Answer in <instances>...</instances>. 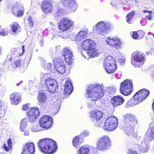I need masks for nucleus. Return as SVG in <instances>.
<instances>
[{"label":"nucleus","instance_id":"obj_1","mask_svg":"<svg viewBox=\"0 0 154 154\" xmlns=\"http://www.w3.org/2000/svg\"><path fill=\"white\" fill-rule=\"evenodd\" d=\"M38 146L42 152L47 154L55 152L57 148L56 143L53 140L48 138L39 140Z\"/></svg>","mask_w":154,"mask_h":154},{"label":"nucleus","instance_id":"obj_2","mask_svg":"<svg viewBox=\"0 0 154 154\" xmlns=\"http://www.w3.org/2000/svg\"><path fill=\"white\" fill-rule=\"evenodd\" d=\"M103 85L98 84L90 85L87 89L86 95L89 98H93V100L97 101L100 99L104 94Z\"/></svg>","mask_w":154,"mask_h":154},{"label":"nucleus","instance_id":"obj_3","mask_svg":"<svg viewBox=\"0 0 154 154\" xmlns=\"http://www.w3.org/2000/svg\"><path fill=\"white\" fill-rule=\"evenodd\" d=\"M149 92L146 89H143L137 92L126 103L127 107L134 106L143 101L148 96Z\"/></svg>","mask_w":154,"mask_h":154},{"label":"nucleus","instance_id":"obj_4","mask_svg":"<svg viewBox=\"0 0 154 154\" xmlns=\"http://www.w3.org/2000/svg\"><path fill=\"white\" fill-rule=\"evenodd\" d=\"M94 27L96 32L102 35H106L112 28V26L109 23L103 21L99 22Z\"/></svg>","mask_w":154,"mask_h":154},{"label":"nucleus","instance_id":"obj_5","mask_svg":"<svg viewBox=\"0 0 154 154\" xmlns=\"http://www.w3.org/2000/svg\"><path fill=\"white\" fill-rule=\"evenodd\" d=\"M145 60L144 54L138 51L135 52L132 55L131 63L135 67L142 66Z\"/></svg>","mask_w":154,"mask_h":154},{"label":"nucleus","instance_id":"obj_6","mask_svg":"<svg viewBox=\"0 0 154 154\" xmlns=\"http://www.w3.org/2000/svg\"><path fill=\"white\" fill-rule=\"evenodd\" d=\"M104 66L106 72L109 74L113 73L117 67L116 61L111 56H108L105 58Z\"/></svg>","mask_w":154,"mask_h":154},{"label":"nucleus","instance_id":"obj_7","mask_svg":"<svg viewBox=\"0 0 154 154\" xmlns=\"http://www.w3.org/2000/svg\"><path fill=\"white\" fill-rule=\"evenodd\" d=\"M133 90L132 82L128 79L125 80L121 84L120 91L125 96L130 95Z\"/></svg>","mask_w":154,"mask_h":154},{"label":"nucleus","instance_id":"obj_8","mask_svg":"<svg viewBox=\"0 0 154 154\" xmlns=\"http://www.w3.org/2000/svg\"><path fill=\"white\" fill-rule=\"evenodd\" d=\"M110 139L107 135H104L100 137L97 143V148L100 150H103L109 148L111 145Z\"/></svg>","mask_w":154,"mask_h":154},{"label":"nucleus","instance_id":"obj_9","mask_svg":"<svg viewBox=\"0 0 154 154\" xmlns=\"http://www.w3.org/2000/svg\"><path fill=\"white\" fill-rule=\"evenodd\" d=\"M118 125V120L114 116L108 118L104 123V129L106 130L112 131L115 129Z\"/></svg>","mask_w":154,"mask_h":154},{"label":"nucleus","instance_id":"obj_10","mask_svg":"<svg viewBox=\"0 0 154 154\" xmlns=\"http://www.w3.org/2000/svg\"><path fill=\"white\" fill-rule=\"evenodd\" d=\"M45 84L49 92L54 93L58 87L57 81L54 79L51 78H48L44 81Z\"/></svg>","mask_w":154,"mask_h":154},{"label":"nucleus","instance_id":"obj_11","mask_svg":"<svg viewBox=\"0 0 154 154\" xmlns=\"http://www.w3.org/2000/svg\"><path fill=\"white\" fill-rule=\"evenodd\" d=\"M74 22L67 18H64L59 23V29L61 31H66L73 26Z\"/></svg>","mask_w":154,"mask_h":154},{"label":"nucleus","instance_id":"obj_12","mask_svg":"<svg viewBox=\"0 0 154 154\" xmlns=\"http://www.w3.org/2000/svg\"><path fill=\"white\" fill-rule=\"evenodd\" d=\"M53 119L48 116H44L39 121L41 127L48 129L50 128L52 124Z\"/></svg>","mask_w":154,"mask_h":154},{"label":"nucleus","instance_id":"obj_13","mask_svg":"<svg viewBox=\"0 0 154 154\" xmlns=\"http://www.w3.org/2000/svg\"><path fill=\"white\" fill-rule=\"evenodd\" d=\"M137 137V139H140L141 137L138 136ZM137 140V141L136 142V143L134 145L135 147L137 149L140 151L142 152H146L149 148L148 144L144 140L141 141L138 139Z\"/></svg>","mask_w":154,"mask_h":154},{"label":"nucleus","instance_id":"obj_14","mask_svg":"<svg viewBox=\"0 0 154 154\" xmlns=\"http://www.w3.org/2000/svg\"><path fill=\"white\" fill-rule=\"evenodd\" d=\"M53 0H44L41 5L42 11L45 14H49L52 12L53 9L52 4Z\"/></svg>","mask_w":154,"mask_h":154},{"label":"nucleus","instance_id":"obj_15","mask_svg":"<svg viewBox=\"0 0 154 154\" xmlns=\"http://www.w3.org/2000/svg\"><path fill=\"white\" fill-rule=\"evenodd\" d=\"M61 2L69 12H74L77 8V5L75 0H61Z\"/></svg>","mask_w":154,"mask_h":154},{"label":"nucleus","instance_id":"obj_16","mask_svg":"<svg viewBox=\"0 0 154 154\" xmlns=\"http://www.w3.org/2000/svg\"><path fill=\"white\" fill-rule=\"evenodd\" d=\"M106 42L107 45L112 48L118 49L121 47V45L120 39L116 37L114 38L111 37H108L107 39L106 40Z\"/></svg>","mask_w":154,"mask_h":154},{"label":"nucleus","instance_id":"obj_17","mask_svg":"<svg viewBox=\"0 0 154 154\" xmlns=\"http://www.w3.org/2000/svg\"><path fill=\"white\" fill-rule=\"evenodd\" d=\"M62 55L64 57L65 60L68 65L72 63L74 56L71 50L69 48L63 49L62 51Z\"/></svg>","mask_w":154,"mask_h":154},{"label":"nucleus","instance_id":"obj_18","mask_svg":"<svg viewBox=\"0 0 154 154\" xmlns=\"http://www.w3.org/2000/svg\"><path fill=\"white\" fill-rule=\"evenodd\" d=\"M54 62L56 71L61 74L64 73L66 68L63 61L60 59H58L54 61Z\"/></svg>","mask_w":154,"mask_h":154},{"label":"nucleus","instance_id":"obj_19","mask_svg":"<svg viewBox=\"0 0 154 154\" xmlns=\"http://www.w3.org/2000/svg\"><path fill=\"white\" fill-rule=\"evenodd\" d=\"M39 110L37 108H33L29 109L27 115L29 117L30 122H33L38 116L39 115Z\"/></svg>","mask_w":154,"mask_h":154},{"label":"nucleus","instance_id":"obj_20","mask_svg":"<svg viewBox=\"0 0 154 154\" xmlns=\"http://www.w3.org/2000/svg\"><path fill=\"white\" fill-rule=\"evenodd\" d=\"M35 152V147L33 143H27L23 146L21 154H33Z\"/></svg>","mask_w":154,"mask_h":154},{"label":"nucleus","instance_id":"obj_21","mask_svg":"<svg viewBox=\"0 0 154 154\" xmlns=\"http://www.w3.org/2000/svg\"><path fill=\"white\" fill-rule=\"evenodd\" d=\"M82 45L84 50L88 51L93 47H96L94 41L90 39H86L84 41L82 42Z\"/></svg>","mask_w":154,"mask_h":154},{"label":"nucleus","instance_id":"obj_22","mask_svg":"<svg viewBox=\"0 0 154 154\" xmlns=\"http://www.w3.org/2000/svg\"><path fill=\"white\" fill-rule=\"evenodd\" d=\"M135 125L125 123L124 126L122 128V129L128 135L131 136L134 133V126Z\"/></svg>","mask_w":154,"mask_h":154},{"label":"nucleus","instance_id":"obj_23","mask_svg":"<svg viewBox=\"0 0 154 154\" xmlns=\"http://www.w3.org/2000/svg\"><path fill=\"white\" fill-rule=\"evenodd\" d=\"M151 126L148 129L144 135V139L148 141H152L154 139V128Z\"/></svg>","mask_w":154,"mask_h":154},{"label":"nucleus","instance_id":"obj_24","mask_svg":"<svg viewBox=\"0 0 154 154\" xmlns=\"http://www.w3.org/2000/svg\"><path fill=\"white\" fill-rule=\"evenodd\" d=\"M124 101V99L119 96H114L111 100V103L114 107L121 105Z\"/></svg>","mask_w":154,"mask_h":154},{"label":"nucleus","instance_id":"obj_25","mask_svg":"<svg viewBox=\"0 0 154 154\" xmlns=\"http://www.w3.org/2000/svg\"><path fill=\"white\" fill-rule=\"evenodd\" d=\"M123 116L125 122V123L135 125L137 123V119L135 118V116L133 115L130 113H128L124 115Z\"/></svg>","mask_w":154,"mask_h":154},{"label":"nucleus","instance_id":"obj_26","mask_svg":"<svg viewBox=\"0 0 154 154\" xmlns=\"http://www.w3.org/2000/svg\"><path fill=\"white\" fill-rule=\"evenodd\" d=\"M103 115V113L101 111L95 110L91 112L90 117L92 121L97 119H101Z\"/></svg>","mask_w":154,"mask_h":154},{"label":"nucleus","instance_id":"obj_27","mask_svg":"<svg viewBox=\"0 0 154 154\" xmlns=\"http://www.w3.org/2000/svg\"><path fill=\"white\" fill-rule=\"evenodd\" d=\"M73 87L70 81H67L64 86V94L65 95H70L73 91Z\"/></svg>","mask_w":154,"mask_h":154},{"label":"nucleus","instance_id":"obj_28","mask_svg":"<svg viewBox=\"0 0 154 154\" xmlns=\"http://www.w3.org/2000/svg\"><path fill=\"white\" fill-rule=\"evenodd\" d=\"M10 100L13 104L17 105L20 101V98L19 94L14 93L11 95Z\"/></svg>","mask_w":154,"mask_h":154},{"label":"nucleus","instance_id":"obj_29","mask_svg":"<svg viewBox=\"0 0 154 154\" xmlns=\"http://www.w3.org/2000/svg\"><path fill=\"white\" fill-rule=\"evenodd\" d=\"M96 47H93L87 52V53L89 56L94 57H97L99 55V53L96 48Z\"/></svg>","mask_w":154,"mask_h":154},{"label":"nucleus","instance_id":"obj_30","mask_svg":"<svg viewBox=\"0 0 154 154\" xmlns=\"http://www.w3.org/2000/svg\"><path fill=\"white\" fill-rule=\"evenodd\" d=\"M88 31L86 30L85 31H81L78 33V35L75 37V39L77 41L81 40L82 39L87 37V34Z\"/></svg>","mask_w":154,"mask_h":154},{"label":"nucleus","instance_id":"obj_31","mask_svg":"<svg viewBox=\"0 0 154 154\" xmlns=\"http://www.w3.org/2000/svg\"><path fill=\"white\" fill-rule=\"evenodd\" d=\"M23 9V5L19 3H16L14 5L12 8V13L14 15H16L17 13L20 9Z\"/></svg>","mask_w":154,"mask_h":154},{"label":"nucleus","instance_id":"obj_32","mask_svg":"<svg viewBox=\"0 0 154 154\" xmlns=\"http://www.w3.org/2000/svg\"><path fill=\"white\" fill-rule=\"evenodd\" d=\"M78 154H90L89 149L87 146L81 147L77 152Z\"/></svg>","mask_w":154,"mask_h":154},{"label":"nucleus","instance_id":"obj_33","mask_svg":"<svg viewBox=\"0 0 154 154\" xmlns=\"http://www.w3.org/2000/svg\"><path fill=\"white\" fill-rule=\"evenodd\" d=\"M47 99L46 95L43 93H39L38 95V100L40 104L45 103Z\"/></svg>","mask_w":154,"mask_h":154},{"label":"nucleus","instance_id":"obj_34","mask_svg":"<svg viewBox=\"0 0 154 154\" xmlns=\"http://www.w3.org/2000/svg\"><path fill=\"white\" fill-rule=\"evenodd\" d=\"M12 141L11 139H9L7 141V146L6 144H5L3 146V148L6 151L8 152L10 149L12 148Z\"/></svg>","mask_w":154,"mask_h":154},{"label":"nucleus","instance_id":"obj_35","mask_svg":"<svg viewBox=\"0 0 154 154\" xmlns=\"http://www.w3.org/2000/svg\"><path fill=\"white\" fill-rule=\"evenodd\" d=\"M142 12L145 14V17L148 20H151L152 19V12L151 11H148L146 10H143Z\"/></svg>","mask_w":154,"mask_h":154},{"label":"nucleus","instance_id":"obj_36","mask_svg":"<svg viewBox=\"0 0 154 154\" xmlns=\"http://www.w3.org/2000/svg\"><path fill=\"white\" fill-rule=\"evenodd\" d=\"M27 119L24 118L21 121L20 124V129L21 131H23L24 129L26 127L27 123Z\"/></svg>","mask_w":154,"mask_h":154},{"label":"nucleus","instance_id":"obj_37","mask_svg":"<svg viewBox=\"0 0 154 154\" xmlns=\"http://www.w3.org/2000/svg\"><path fill=\"white\" fill-rule=\"evenodd\" d=\"M134 14V11H132L128 14L126 16V21L128 23L130 24L132 23V18Z\"/></svg>","mask_w":154,"mask_h":154},{"label":"nucleus","instance_id":"obj_38","mask_svg":"<svg viewBox=\"0 0 154 154\" xmlns=\"http://www.w3.org/2000/svg\"><path fill=\"white\" fill-rule=\"evenodd\" d=\"M20 27L17 23H14L12 26V30L13 32L15 33L20 31Z\"/></svg>","mask_w":154,"mask_h":154},{"label":"nucleus","instance_id":"obj_39","mask_svg":"<svg viewBox=\"0 0 154 154\" xmlns=\"http://www.w3.org/2000/svg\"><path fill=\"white\" fill-rule=\"evenodd\" d=\"M88 101L87 102L88 106L89 108H92L95 105L94 100H93V98H89L88 97Z\"/></svg>","mask_w":154,"mask_h":154},{"label":"nucleus","instance_id":"obj_40","mask_svg":"<svg viewBox=\"0 0 154 154\" xmlns=\"http://www.w3.org/2000/svg\"><path fill=\"white\" fill-rule=\"evenodd\" d=\"M116 89L113 88L109 87L106 88V93L109 97H111L115 93Z\"/></svg>","mask_w":154,"mask_h":154},{"label":"nucleus","instance_id":"obj_41","mask_svg":"<svg viewBox=\"0 0 154 154\" xmlns=\"http://www.w3.org/2000/svg\"><path fill=\"white\" fill-rule=\"evenodd\" d=\"M21 62L22 61L20 60L19 59L16 60L11 65L12 68L15 69L19 67L21 65Z\"/></svg>","mask_w":154,"mask_h":154},{"label":"nucleus","instance_id":"obj_42","mask_svg":"<svg viewBox=\"0 0 154 154\" xmlns=\"http://www.w3.org/2000/svg\"><path fill=\"white\" fill-rule=\"evenodd\" d=\"M27 24L30 28L33 27L34 25V22L33 19L31 16H29L27 19Z\"/></svg>","mask_w":154,"mask_h":154},{"label":"nucleus","instance_id":"obj_43","mask_svg":"<svg viewBox=\"0 0 154 154\" xmlns=\"http://www.w3.org/2000/svg\"><path fill=\"white\" fill-rule=\"evenodd\" d=\"M79 139L80 138L79 136H76L74 138L72 141L73 145L74 146H75L78 144H80L81 142H79Z\"/></svg>","mask_w":154,"mask_h":154},{"label":"nucleus","instance_id":"obj_44","mask_svg":"<svg viewBox=\"0 0 154 154\" xmlns=\"http://www.w3.org/2000/svg\"><path fill=\"white\" fill-rule=\"evenodd\" d=\"M101 119H97L92 121L93 122L95 126L99 127L102 124V122Z\"/></svg>","mask_w":154,"mask_h":154},{"label":"nucleus","instance_id":"obj_45","mask_svg":"<svg viewBox=\"0 0 154 154\" xmlns=\"http://www.w3.org/2000/svg\"><path fill=\"white\" fill-rule=\"evenodd\" d=\"M31 130L34 132H38L42 130V129L40 128L39 126H34L31 128Z\"/></svg>","mask_w":154,"mask_h":154},{"label":"nucleus","instance_id":"obj_46","mask_svg":"<svg viewBox=\"0 0 154 154\" xmlns=\"http://www.w3.org/2000/svg\"><path fill=\"white\" fill-rule=\"evenodd\" d=\"M24 12V8L23 6V9H20L18 11L16 15H14L15 16H17L18 17H21L23 16V13Z\"/></svg>","mask_w":154,"mask_h":154},{"label":"nucleus","instance_id":"obj_47","mask_svg":"<svg viewBox=\"0 0 154 154\" xmlns=\"http://www.w3.org/2000/svg\"><path fill=\"white\" fill-rule=\"evenodd\" d=\"M8 31L6 29H4L0 30V35L1 36H6L8 35Z\"/></svg>","mask_w":154,"mask_h":154},{"label":"nucleus","instance_id":"obj_48","mask_svg":"<svg viewBox=\"0 0 154 154\" xmlns=\"http://www.w3.org/2000/svg\"><path fill=\"white\" fill-rule=\"evenodd\" d=\"M138 39H140L142 38L144 35V33L142 31H140L137 32Z\"/></svg>","mask_w":154,"mask_h":154},{"label":"nucleus","instance_id":"obj_49","mask_svg":"<svg viewBox=\"0 0 154 154\" xmlns=\"http://www.w3.org/2000/svg\"><path fill=\"white\" fill-rule=\"evenodd\" d=\"M89 132L88 131H83L81 134L80 136L82 137H87L89 135Z\"/></svg>","mask_w":154,"mask_h":154},{"label":"nucleus","instance_id":"obj_50","mask_svg":"<svg viewBox=\"0 0 154 154\" xmlns=\"http://www.w3.org/2000/svg\"><path fill=\"white\" fill-rule=\"evenodd\" d=\"M51 64L50 63H45L44 68L45 69L49 70L51 69Z\"/></svg>","mask_w":154,"mask_h":154},{"label":"nucleus","instance_id":"obj_51","mask_svg":"<svg viewBox=\"0 0 154 154\" xmlns=\"http://www.w3.org/2000/svg\"><path fill=\"white\" fill-rule=\"evenodd\" d=\"M125 60V58L124 57H123L122 58H119L118 60V62L121 65L123 64H124Z\"/></svg>","mask_w":154,"mask_h":154},{"label":"nucleus","instance_id":"obj_52","mask_svg":"<svg viewBox=\"0 0 154 154\" xmlns=\"http://www.w3.org/2000/svg\"><path fill=\"white\" fill-rule=\"evenodd\" d=\"M127 154H137V152L131 149L128 150Z\"/></svg>","mask_w":154,"mask_h":154},{"label":"nucleus","instance_id":"obj_53","mask_svg":"<svg viewBox=\"0 0 154 154\" xmlns=\"http://www.w3.org/2000/svg\"><path fill=\"white\" fill-rule=\"evenodd\" d=\"M138 32H133L132 37L134 39H138L137 37Z\"/></svg>","mask_w":154,"mask_h":154},{"label":"nucleus","instance_id":"obj_54","mask_svg":"<svg viewBox=\"0 0 154 154\" xmlns=\"http://www.w3.org/2000/svg\"><path fill=\"white\" fill-rule=\"evenodd\" d=\"M122 75V74L121 72H119L115 74V77L118 79H120Z\"/></svg>","mask_w":154,"mask_h":154},{"label":"nucleus","instance_id":"obj_55","mask_svg":"<svg viewBox=\"0 0 154 154\" xmlns=\"http://www.w3.org/2000/svg\"><path fill=\"white\" fill-rule=\"evenodd\" d=\"M24 45H23L22 46V51H20L19 54V56H22L25 52V50H24Z\"/></svg>","mask_w":154,"mask_h":154},{"label":"nucleus","instance_id":"obj_56","mask_svg":"<svg viewBox=\"0 0 154 154\" xmlns=\"http://www.w3.org/2000/svg\"><path fill=\"white\" fill-rule=\"evenodd\" d=\"M29 104L24 105L22 108L23 110H25L29 107Z\"/></svg>","mask_w":154,"mask_h":154},{"label":"nucleus","instance_id":"obj_57","mask_svg":"<svg viewBox=\"0 0 154 154\" xmlns=\"http://www.w3.org/2000/svg\"><path fill=\"white\" fill-rule=\"evenodd\" d=\"M54 38H57L58 36H60V34L59 32H58L57 33H54L53 35Z\"/></svg>","mask_w":154,"mask_h":154},{"label":"nucleus","instance_id":"obj_58","mask_svg":"<svg viewBox=\"0 0 154 154\" xmlns=\"http://www.w3.org/2000/svg\"><path fill=\"white\" fill-rule=\"evenodd\" d=\"M23 134L25 136H28L29 134V130H26L24 131Z\"/></svg>","mask_w":154,"mask_h":154},{"label":"nucleus","instance_id":"obj_59","mask_svg":"<svg viewBox=\"0 0 154 154\" xmlns=\"http://www.w3.org/2000/svg\"><path fill=\"white\" fill-rule=\"evenodd\" d=\"M60 11H57V14L59 16H60L62 14V13H60L59 12H60Z\"/></svg>","mask_w":154,"mask_h":154},{"label":"nucleus","instance_id":"obj_60","mask_svg":"<svg viewBox=\"0 0 154 154\" xmlns=\"http://www.w3.org/2000/svg\"><path fill=\"white\" fill-rule=\"evenodd\" d=\"M151 126H154V119H153L152 122L151 124Z\"/></svg>","mask_w":154,"mask_h":154},{"label":"nucleus","instance_id":"obj_61","mask_svg":"<svg viewBox=\"0 0 154 154\" xmlns=\"http://www.w3.org/2000/svg\"><path fill=\"white\" fill-rule=\"evenodd\" d=\"M152 108L153 110V112L154 113V102H153L152 104Z\"/></svg>","mask_w":154,"mask_h":154},{"label":"nucleus","instance_id":"obj_62","mask_svg":"<svg viewBox=\"0 0 154 154\" xmlns=\"http://www.w3.org/2000/svg\"><path fill=\"white\" fill-rule=\"evenodd\" d=\"M48 75V74H44V76H43L45 78L47 77V75Z\"/></svg>","mask_w":154,"mask_h":154},{"label":"nucleus","instance_id":"obj_63","mask_svg":"<svg viewBox=\"0 0 154 154\" xmlns=\"http://www.w3.org/2000/svg\"><path fill=\"white\" fill-rule=\"evenodd\" d=\"M40 45L41 47H42L44 45L43 43L42 42H41Z\"/></svg>","mask_w":154,"mask_h":154},{"label":"nucleus","instance_id":"obj_64","mask_svg":"<svg viewBox=\"0 0 154 154\" xmlns=\"http://www.w3.org/2000/svg\"><path fill=\"white\" fill-rule=\"evenodd\" d=\"M0 154H6V153L5 152H3L1 153Z\"/></svg>","mask_w":154,"mask_h":154}]
</instances>
